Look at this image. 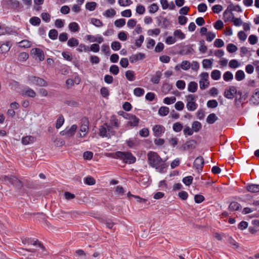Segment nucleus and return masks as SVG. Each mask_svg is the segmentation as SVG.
<instances>
[{
	"label": "nucleus",
	"mask_w": 259,
	"mask_h": 259,
	"mask_svg": "<svg viewBox=\"0 0 259 259\" xmlns=\"http://www.w3.org/2000/svg\"><path fill=\"white\" fill-rule=\"evenodd\" d=\"M191 67V64L188 61H183L181 64V67L184 70H188Z\"/></svg>",
	"instance_id": "55"
},
{
	"label": "nucleus",
	"mask_w": 259,
	"mask_h": 259,
	"mask_svg": "<svg viewBox=\"0 0 259 259\" xmlns=\"http://www.w3.org/2000/svg\"><path fill=\"white\" fill-rule=\"evenodd\" d=\"M218 103L215 100H210L207 102V106L208 108H214L218 106Z\"/></svg>",
	"instance_id": "51"
},
{
	"label": "nucleus",
	"mask_w": 259,
	"mask_h": 259,
	"mask_svg": "<svg viewBox=\"0 0 259 259\" xmlns=\"http://www.w3.org/2000/svg\"><path fill=\"white\" fill-rule=\"evenodd\" d=\"M162 72L160 71H157L155 75L153 76L151 78V81L154 84L159 83L160 78L162 76Z\"/></svg>",
	"instance_id": "19"
},
{
	"label": "nucleus",
	"mask_w": 259,
	"mask_h": 259,
	"mask_svg": "<svg viewBox=\"0 0 259 259\" xmlns=\"http://www.w3.org/2000/svg\"><path fill=\"white\" fill-rule=\"evenodd\" d=\"M184 135L187 137V136H191L193 134L194 131L192 128H191L188 126H186L183 131Z\"/></svg>",
	"instance_id": "53"
},
{
	"label": "nucleus",
	"mask_w": 259,
	"mask_h": 259,
	"mask_svg": "<svg viewBox=\"0 0 259 259\" xmlns=\"http://www.w3.org/2000/svg\"><path fill=\"white\" fill-rule=\"evenodd\" d=\"M115 14H116V12L113 9L107 10L104 13V15L107 17H112L114 16H115Z\"/></svg>",
	"instance_id": "52"
},
{
	"label": "nucleus",
	"mask_w": 259,
	"mask_h": 259,
	"mask_svg": "<svg viewBox=\"0 0 259 259\" xmlns=\"http://www.w3.org/2000/svg\"><path fill=\"white\" fill-rule=\"evenodd\" d=\"M235 7L233 4H230L228 7L227 9L225 11V12L223 13V16L224 18H225L226 15H227L229 13L231 14V15L234 16V14L233 13V11L235 10Z\"/></svg>",
	"instance_id": "25"
},
{
	"label": "nucleus",
	"mask_w": 259,
	"mask_h": 259,
	"mask_svg": "<svg viewBox=\"0 0 259 259\" xmlns=\"http://www.w3.org/2000/svg\"><path fill=\"white\" fill-rule=\"evenodd\" d=\"M32 54H34L37 57L39 61H41L45 59V56L44 52L42 50L39 48H34L31 51Z\"/></svg>",
	"instance_id": "11"
},
{
	"label": "nucleus",
	"mask_w": 259,
	"mask_h": 259,
	"mask_svg": "<svg viewBox=\"0 0 259 259\" xmlns=\"http://www.w3.org/2000/svg\"><path fill=\"white\" fill-rule=\"evenodd\" d=\"M12 46L11 41H7L0 46V54H6L8 53Z\"/></svg>",
	"instance_id": "10"
},
{
	"label": "nucleus",
	"mask_w": 259,
	"mask_h": 259,
	"mask_svg": "<svg viewBox=\"0 0 259 259\" xmlns=\"http://www.w3.org/2000/svg\"><path fill=\"white\" fill-rule=\"evenodd\" d=\"M22 242L24 244H32L41 248L42 250L45 249V246L38 240H34L31 238H22Z\"/></svg>",
	"instance_id": "5"
},
{
	"label": "nucleus",
	"mask_w": 259,
	"mask_h": 259,
	"mask_svg": "<svg viewBox=\"0 0 259 259\" xmlns=\"http://www.w3.org/2000/svg\"><path fill=\"white\" fill-rule=\"evenodd\" d=\"M29 22L33 26H38L40 24L41 20L39 18L34 16L30 19Z\"/></svg>",
	"instance_id": "31"
},
{
	"label": "nucleus",
	"mask_w": 259,
	"mask_h": 259,
	"mask_svg": "<svg viewBox=\"0 0 259 259\" xmlns=\"http://www.w3.org/2000/svg\"><path fill=\"white\" fill-rule=\"evenodd\" d=\"M212 61L209 59H204L202 61V65L203 68H207L211 67L212 66Z\"/></svg>",
	"instance_id": "58"
},
{
	"label": "nucleus",
	"mask_w": 259,
	"mask_h": 259,
	"mask_svg": "<svg viewBox=\"0 0 259 259\" xmlns=\"http://www.w3.org/2000/svg\"><path fill=\"white\" fill-rule=\"evenodd\" d=\"M192 128L195 132H198L202 127V125L199 121H196L193 122Z\"/></svg>",
	"instance_id": "30"
},
{
	"label": "nucleus",
	"mask_w": 259,
	"mask_h": 259,
	"mask_svg": "<svg viewBox=\"0 0 259 259\" xmlns=\"http://www.w3.org/2000/svg\"><path fill=\"white\" fill-rule=\"evenodd\" d=\"M205 200L204 197L200 194H196L194 196V201L196 203H200Z\"/></svg>",
	"instance_id": "56"
},
{
	"label": "nucleus",
	"mask_w": 259,
	"mask_h": 259,
	"mask_svg": "<svg viewBox=\"0 0 259 259\" xmlns=\"http://www.w3.org/2000/svg\"><path fill=\"white\" fill-rule=\"evenodd\" d=\"M124 117L129 120L127 125L134 127L138 125L140 119L136 115L126 113L125 116Z\"/></svg>",
	"instance_id": "6"
},
{
	"label": "nucleus",
	"mask_w": 259,
	"mask_h": 259,
	"mask_svg": "<svg viewBox=\"0 0 259 259\" xmlns=\"http://www.w3.org/2000/svg\"><path fill=\"white\" fill-rule=\"evenodd\" d=\"M176 101L175 97H166L163 100V103L165 104L169 105L175 103Z\"/></svg>",
	"instance_id": "44"
},
{
	"label": "nucleus",
	"mask_w": 259,
	"mask_h": 259,
	"mask_svg": "<svg viewBox=\"0 0 259 259\" xmlns=\"http://www.w3.org/2000/svg\"><path fill=\"white\" fill-rule=\"evenodd\" d=\"M231 21L234 22L235 26H239L243 24L242 21L240 18H235L234 16H232V20Z\"/></svg>",
	"instance_id": "59"
},
{
	"label": "nucleus",
	"mask_w": 259,
	"mask_h": 259,
	"mask_svg": "<svg viewBox=\"0 0 259 259\" xmlns=\"http://www.w3.org/2000/svg\"><path fill=\"white\" fill-rule=\"evenodd\" d=\"M168 113L169 108L165 106L161 107L158 110V113L161 116H166Z\"/></svg>",
	"instance_id": "37"
},
{
	"label": "nucleus",
	"mask_w": 259,
	"mask_h": 259,
	"mask_svg": "<svg viewBox=\"0 0 259 259\" xmlns=\"http://www.w3.org/2000/svg\"><path fill=\"white\" fill-rule=\"evenodd\" d=\"M183 126L180 122H177L173 124L172 129L177 133L180 132L183 129Z\"/></svg>",
	"instance_id": "32"
},
{
	"label": "nucleus",
	"mask_w": 259,
	"mask_h": 259,
	"mask_svg": "<svg viewBox=\"0 0 259 259\" xmlns=\"http://www.w3.org/2000/svg\"><path fill=\"white\" fill-rule=\"evenodd\" d=\"M84 183L88 185H93L95 184L96 180L94 178L89 176L85 178Z\"/></svg>",
	"instance_id": "50"
},
{
	"label": "nucleus",
	"mask_w": 259,
	"mask_h": 259,
	"mask_svg": "<svg viewBox=\"0 0 259 259\" xmlns=\"http://www.w3.org/2000/svg\"><path fill=\"white\" fill-rule=\"evenodd\" d=\"M96 6L97 4L96 2H88L85 5V8L90 11H93L95 10Z\"/></svg>",
	"instance_id": "34"
},
{
	"label": "nucleus",
	"mask_w": 259,
	"mask_h": 259,
	"mask_svg": "<svg viewBox=\"0 0 259 259\" xmlns=\"http://www.w3.org/2000/svg\"><path fill=\"white\" fill-rule=\"evenodd\" d=\"M0 180L5 182L6 184H11L15 189L19 190L24 186V182L14 176H3L0 178Z\"/></svg>",
	"instance_id": "1"
},
{
	"label": "nucleus",
	"mask_w": 259,
	"mask_h": 259,
	"mask_svg": "<svg viewBox=\"0 0 259 259\" xmlns=\"http://www.w3.org/2000/svg\"><path fill=\"white\" fill-rule=\"evenodd\" d=\"M58 31L56 29H51L49 33V37L53 40L56 39L58 37Z\"/></svg>",
	"instance_id": "41"
},
{
	"label": "nucleus",
	"mask_w": 259,
	"mask_h": 259,
	"mask_svg": "<svg viewBox=\"0 0 259 259\" xmlns=\"http://www.w3.org/2000/svg\"><path fill=\"white\" fill-rule=\"evenodd\" d=\"M62 136H66L67 137H70L74 135L69 128H66L65 130L60 132Z\"/></svg>",
	"instance_id": "60"
},
{
	"label": "nucleus",
	"mask_w": 259,
	"mask_h": 259,
	"mask_svg": "<svg viewBox=\"0 0 259 259\" xmlns=\"http://www.w3.org/2000/svg\"><path fill=\"white\" fill-rule=\"evenodd\" d=\"M245 78V74L241 70H238L235 74V78L237 81L242 80Z\"/></svg>",
	"instance_id": "29"
},
{
	"label": "nucleus",
	"mask_w": 259,
	"mask_h": 259,
	"mask_svg": "<svg viewBox=\"0 0 259 259\" xmlns=\"http://www.w3.org/2000/svg\"><path fill=\"white\" fill-rule=\"evenodd\" d=\"M108 123H105L103 125L100 126L99 128V135L100 137H108L109 135H108L107 133Z\"/></svg>",
	"instance_id": "16"
},
{
	"label": "nucleus",
	"mask_w": 259,
	"mask_h": 259,
	"mask_svg": "<svg viewBox=\"0 0 259 259\" xmlns=\"http://www.w3.org/2000/svg\"><path fill=\"white\" fill-rule=\"evenodd\" d=\"M144 90L141 88H135L134 90V95L137 97L142 96L144 94Z\"/></svg>",
	"instance_id": "40"
},
{
	"label": "nucleus",
	"mask_w": 259,
	"mask_h": 259,
	"mask_svg": "<svg viewBox=\"0 0 259 259\" xmlns=\"http://www.w3.org/2000/svg\"><path fill=\"white\" fill-rule=\"evenodd\" d=\"M111 47L114 51H118L121 47V44L117 41H114L111 43Z\"/></svg>",
	"instance_id": "42"
},
{
	"label": "nucleus",
	"mask_w": 259,
	"mask_h": 259,
	"mask_svg": "<svg viewBox=\"0 0 259 259\" xmlns=\"http://www.w3.org/2000/svg\"><path fill=\"white\" fill-rule=\"evenodd\" d=\"M67 45L70 47H76L78 45V41L77 39L72 37L68 40Z\"/></svg>",
	"instance_id": "35"
},
{
	"label": "nucleus",
	"mask_w": 259,
	"mask_h": 259,
	"mask_svg": "<svg viewBox=\"0 0 259 259\" xmlns=\"http://www.w3.org/2000/svg\"><path fill=\"white\" fill-rule=\"evenodd\" d=\"M246 190L251 193H257L259 192V185L250 184L246 187Z\"/></svg>",
	"instance_id": "21"
},
{
	"label": "nucleus",
	"mask_w": 259,
	"mask_h": 259,
	"mask_svg": "<svg viewBox=\"0 0 259 259\" xmlns=\"http://www.w3.org/2000/svg\"><path fill=\"white\" fill-rule=\"evenodd\" d=\"M27 81L30 85L46 87L48 86V82L42 78L33 75H28L27 77Z\"/></svg>",
	"instance_id": "4"
},
{
	"label": "nucleus",
	"mask_w": 259,
	"mask_h": 259,
	"mask_svg": "<svg viewBox=\"0 0 259 259\" xmlns=\"http://www.w3.org/2000/svg\"><path fill=\"white\" fill-rule=\"evenodd\" d=\"M167 165L165 163L164 161L162 162L159 165H158L155 168L160 173L165 172V169L167 168Z\"/></svg>",
	"instance_id": "26"
},
{
	"label": "nucleus",
	"mask_w": 259,
	"mask_h": 259,
	"mask_svg": "<svg viewBox=\"0 0 259 259\" xmlns=\"http://www.w3.org/2000/svg\"><path fill=\"white\" fill-rule=\"evenodd\" d=\"M125 76L129 81H133L135 79V73L133 71L127 70L125 72Z\"/></svg>",
	"instance_id": "36"
},
{
	"label": "nucleus",
	"mask_w": 259,
	"mask_h": 259,
	"mask_svg": "<svg viewBox=\"0 0 259 259\" xmlns=\"http://www.w3.org/2000/svg\"><path fill=\"white\" fill-rule=\"evenodd\" d=\"M154 135L155 137H160L162 134L164 133L165 128L161 125H156L153 128Z\"/></svg>",
	"instance_id": "12"
},
{
	"label": "nucleus",
	"mask_w": 259,
	"mask_h": 259,
	"mask_svg": "<svg viewBox=\"0 0 259 259\" xmlns=\"http://www.w3.org/2000/svg\"><path fill=\"white\" fill-rule=\"evenodd\" d=\"M136 11L138 14L142 15L145 12V8L143 5L139 4L137 5Z\"/></svg>",
	"instance_id": "63"
},
{
	"label": "nucleus",
	"mask_w": 259,
	"mask_h": 259,
	"mask_svg": "<svg viewBox=\"0 0 259 259\" xmlns=\"http://www.w3.org/2000/svg\"><path fill=\"white\" fill-rule=\"evenodd\" d=\"M114 24L117 27H121L125 24V20L124 19H119L115 21Z\"/></svg>",
	"instance_id": "47"
},
{
	"label": "nucleus",
	"mask_w": 259,
	"mask_h": 259,
	"mask_svg": "<svg viewBox=\"0 0 259 259\" xmlns=\"http://www.w3.org/2000/svg\"><path fill=\"white\" fill-rule=\"evenodd\" d=\"M70 30L72 32H76L79 30V26L76 22H71L69 25Z\"/></svg>",
	"instance_id": "43"
},
{
	"label": "nucleus",
	"mask_w": 259,
	"mask_h": 259,
	"mask_svg": "<svg viewBox=\"0 0 259 259\" xmlns=\"http://www.w3.org/2000/svg\"><path fill=\"white\" fill-rule=\"evenodd\" d=\"M186 106L188 110L194 111L196 109L197 104L195 101H188Z\"/></svg>",
	"instance_id": "28"
},
{
	"label": "nucleus",
	"mask_w": 259,
	"mask_h": 259,
	"mask_svg": "<svg viewBox=\"0 0 259 259\" xmlns=\"http://www.w3.org/2000/svg\"><path fill=\"white\" fill-rule=\"evenodd\" d=\"M116 157L125 163L132 164L136 162V158L131 152L117 151L115 153Z\"/></svg>",
	"instance_id": "2"
},
{
	"label": "nucleus",
	"mask_w": 259,
	"mask_h": 259,
	"mask_svg": "<svg viewBox=\"0 0 259 259\" xmlns=\"http://www.w3.org/2000/svg\"><path fill=\"white\" fill-rule=\"evenodd\" d=\"M147 158L148 164L152 167H155L163 161L160 156L154 151H149L147 154Z\"/></svg>",
	"instance_id": "3"
},
{
	"label": "nucleus",
	"mask_w": 259,
	"mask_h": 259,
	"mask_svg": "<svg viewBox=\"0 0 259 259\" xmlns=\"http://www.w3.org/2000/svg\"><path fill=\"white\" fill-rule=\"evenodd\" d=\"M194 166L198 170H202L204 165V159L202 156H198L194 162Z\"/></svg>",
	"instance_id": "15"
},
{
	"label": "nucleus",
	"mask_w": 259,
	"mask_h": 259,
	"mask_svg": "<svg viewBox=\"0 0 259 259\" xmlns=\"http://www.w3.org/2000/svg\"><path fill=\"white\" fill-rule=\"evenodd\" d=\"M211 77L214 80H219L221 78V72L218 70H213L211 73Z\"/></svg>",
	"instance_id": "33"
},
{
	"label": "nucleus",
	"mask_w": 259,
	"mask_h": 259,
	"mask_svg": "<svg viewBox=\"0 0 259 259\" xmlns=\"http://www.w3.org/2000/svg\"><path fill=\"white\" fill-rule=\"evenodd\" d=\"M240 64L236 60H232L230 61L229 66L231 68H236L240 66Z\"/></svg>",
	"instance_id": "61"
},
{
	"label": "nucleus",
	"mask_w": 259,
	"mask_h": 259,
	"mask_svg": "<svg viewBox=\"0 0 259 259\" xmlns=\"http://www.w3.org/2000/svg\"><path fill=\"white\" fill-rule=\"evenodd\" d=\"M145 57L146 55L145 54L142 53H139L137 54L132 55L130 57L129 59L131 63H134L139 60L145 59Z\"/></svg>",
	"instance_id": "13"
},
{
	"label": "nucleus",
	"mask_w": 259,
	"mask_h": 259,
	"mask_svg": "<svg viewBox=\"0 0 259 259\" xmlns=\"http://www.w3.org/2000/svg\"><path fill=\"white\" fill-rule=\"evenodd\" d=\"M194 52V49L190 46H186L182 48L180 52V54L182 55H187L192 54Z\"/></svg>",
	"instance_id": "17"
},
{
	"label": "nucleus",
	"mask_w": 259,
	"mask_h": 259,
	"mask_svg": "<svg viewBox=\"0 0 259 259\" xmlns=\"http://www.w3.org/2000/svg\"><path fill=\"white\" fill-rule=\"evenodd\" d=\"M240 207V204L237 202H232L229 206V209L231 211H236L239 210Z\"/></svg>",
	"instance_id": "27"
},
{
	"label": "nucleus",
	"mask_w": 259,
	"mask_h": 259,
	"mask_svg": "<svg viewBox=\"0 0 259 259\" xmlns=\"http://www.w3.org/2000/svg\"><path fill=\"white\" fill-rule=\"evenodd\" d=\"M149 9L150 13H155L158 11V6L156 4L153 3L149 6Z\"/></svg>",
	"instance_id": "64"
},
{
	"label": "nucleus",
	"mask_w": 259,
	"mask_h": 259,
	"mask_svg": "<svg viewBox=\"0 0 259 259\" xmlns=\"http://www.w3.org/2000/svg\"><path fill=\"white\" fill-rule=\"evenodd\" d=\"M196 143V141L194 140H189L184 144L180 149L182 151L193 150L195 148Z\"/></svg>",
	"instance_id": "7"
},
{
	"label": "nucleus",
	"mask_w": 259,
	"mask_h": 259,
	"mask_svg": "<svg viewBox=\"0 0 259 259\" xmlns=\"http://www.w3.org/2000/svg\"><path fill=\"white\" fill-rule=\"evenodd\" d=\"M34 138L32 136H26L22 139V143L24 145H28L34 142Z\"/></svg>",
	"instance_id": "24"
},
{
	"label": "nucleus",
	"mask_w": 259,
	"mask_h": 259,
	"mask_svg": "<svg viewBox=\"0 0 259 259\" xmlns=\"http://www.w3.org/2000/svg\"><path fill=\"white\" fill-rule=\"evenodd\" d=\"M109 71L111 73L113 74V75H117L118 74L119 71V68L116 65H112L110 67Z\"/></svg>",
	"instance_id": "49"
},
{
	"label": "nucleus",
	"mask_w": 259,
	"mask_h": 259,
	"mask_svg": "<svg viewBox=\"0 0 259 259\" xmlns=\"http://www.w3.org/2000/svg\"><path fill=\"white\" fill-rule=\"evenodd\" d=\"M19 46L21 48H28L30 47V43L27 40H23L19 42Z\"/></svg>",
	"instance_id": "57"
},
{
	"label": "nucleus",
	"mask_w": 259,
	"mask_h": 259,
	"mask_svg": "<svg viewBox=\"0 0 259 259\" xmlns=\"http://www.w3.org/2000/svg\"><path fill=\"white\" fill-rule=\"evenodd\" d=\"M256 91L250 98V102L254 105H258L259 104V89H257Z\"/></svg>",
	"instance_id": "20"
},
{
	"label": "nucleus",
	"mask_w": 259,
	"mask_h": 259,
	"mask_svg": "<svg viewBox=\"0 0 259 259\" xmlns=\"http://www.w3.org/2000/svg\"><path fill=\"white\" fill-rule=\"evenodd\" d=\"M82 124L80 126V131L81 132H87L89 129V120L87 117H83L81 119Z\"/></svg>",
	"instance_id": "18"
},
{
	"label": "nucleus",
	"mask_w": 259,
	"mask_h": 259,
	"mask_svg": "<svg viewBox=\"0 0 259 259\" xmlns=\"http://www.w3.org/2000/svg\"><path fill=\"white\" fill-rule=\"evenodd\" d=\"M193 180V178L192 176H187L184 177L182 181L184 184H185L187 186H189L192 183Z\"/></svg>",
	"instance_id": "39"
},
{
	"label": "nucleus",
	"mask_w": 259,
	"mask_h": 259,
	"mask_svg": "<svg viewBox=\"0 0 259 259\" xmlns=\"http://www.w3.org/2000/svg\"><path fill=\"white\" fill-rule=\"evenodd\" d=\"M237 49V47L233 44H229L227 46V50L230 53L235 52Z\"/></svg>",
	"instance_id": "45"
},
{
	"label": "nucleus",
	"mask_w": 259,
	"mask_h": 259,
	"mask_svg": "<svg viewBox=\"0 0 259 259\" xmlns=\"http://www.w3.org/2000/svg\"><path fill=\"white\" fill-rule=\"evenodd\" d=\"M223 78L226 81L231 80L233 78V75L230 71H227L224 74Z\"/></svg>",
	"instance_id": "46"
},
{
	"label": "nucleus",
	"mask_w": 259,
	"mask_h": 259,
	"mask_svg": "<svg viewBox=\"0 0 259 259\" xmlns=\"http://www.w3.org/2000/svg\"><path fill=\"white\" fill-rule=\"evenodd\" d=\"M21 94L23 96H26L30 98H34L36 96L35 91L29 87H27L21 91Z\"/></svg>",
	"instance_id": "9"
},
{
	"label": "nucleus",
	"mask_w": 259,
	"mask_h": 259,
	"mask_svg": "<svg viewBox=\"0 0 259 259\" xmlns=\"http://www.w3.org/2000/svg\"><path fill=\"white\" fill-rule=\"evenodd\" d=\"M64 122V119L62 115L60 116L56 121V127L58 129L61 127V126L63 125Z\"/></svg>",
	"instance_id": "48"
},
{
	"label": "nucleus",
	"mask_w": 259,
	"mask_h": 259,
	"mask_svg": "<svg viewBox=\"0 0 259 259\" xmlns=\"http://www.w3.org/2000/svg\"><path fill=\"white\" fill-rule=\"evenodd\" d=\"M218 119V117L214 113H210L206 118V122L209 124H213Z\"/></svg>",
	"instance_id": "22"
},
{
	"label": "nucleus",
	"mask_w": 259,
	"mask_h": 259,
	"mask_svg": "<svg viewBox=\"0 0 259 259\" xmlns=\"http://www.w3.org/2000/svg\"><path fill=\"white\" fill-rule=\"evenodd\" d=\"M29 57V55L25 52H22L19 54L18 59L20 61H26Z\"/></svg>",
	"instance_id": "54"
},
{
	"label": "nucleus",
	"mask_w": 259,
	"mask_h": 259,
	"mask_svg": "<svg viewBox=\"0 0 259 259\" xmlns=\"http://www.w3.org/2000/svg\"><path fill=\"white\" fill-rule=\"evenodd\" d=\"M174 34L175 37L181 39H183L185 38V34L180 29L175 30Z\"/></svg>",
	"instance_id": "38"
},
{
	"label": "nucleus",
	"mask_w": 259,
	"mask_h": 259,
	"mask_svg": "<svg viewBox=\"0 0 259 259\" xmlns=\"http://www.w3.org/2000/svg\"><path fill=\"white\" fill-rule=\"evenodd\" d=\"M3 5L9 8L16 10L20 7V2L17 0H4Z\"/></svg>",
	"instance_id": "8"
},
{
	"label": "nucleus",
	"mask_w": 259,
	"mask_h": 259,
	"mask_svg": "<svg viewBox=\"0 0 259 259\" xmlns=\"http://www.w3.org/2000/svg\"><path fill=\"white\" fill-rule=\"evenodd\" d=\"M198 88L197 83L195 81H191L188 84V90L191 93H195L196 92Z\"/></svg>",
	"instance_id": "23"
},
{
	"label": "nucleus",
	"mask_w": 259,
	"mask_h": 259,
	"mask_svg": "<svg viewBox=\"0 0 259 259\" xmlns=\"http://www.w3.org/2000/svg\"><path fill=\"white\" fill-rule=\"evenodd\" d=\"M100 93L104 98H107L109 95V90L106 87H102L100 90Z\"/></svg>",
	"instance_id": "62"
},
{
	"label": "nucleus",
	"mask_w": 259,
	"mask_h": 259,
	"mask_svg": "<svg viewBox=\"0 0 259 259\" xmlns=\"http://www.w3.org/2000/svg\"><path fill=\"white\" fill-rule=\"evenodd\" d=\"M237 93V90L235 87L231 86L229 90H226L224 93V96L230 99L234 98V94Z\"/></svg>",
	"instance_id": "14"
}]
</instances>
